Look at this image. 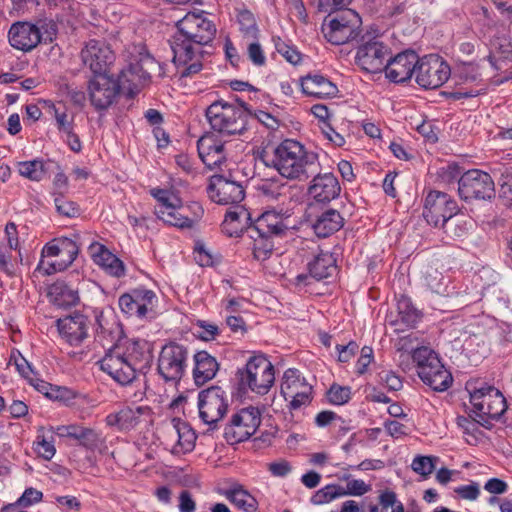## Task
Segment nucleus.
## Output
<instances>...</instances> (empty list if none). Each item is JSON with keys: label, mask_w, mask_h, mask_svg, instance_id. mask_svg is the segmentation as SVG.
<instances>
[{"label": "nucleus", "mask_w": 512, "mask_h": 512, "mask_svg": "<svg viewBox=\"0 0 512 512\" xmlns=\"http://www.w3.org/2000/svg\"><path fill=\"white\" fill-rule=\"evenodd\" d=\"M206 118L214 131L226 135L241 134L246 129L248 111L242 104L219 100L206 109Z\"/></svg>", "instance_id": "nucleus-6"}, {"label": "nucleus", "mask_w": 512, "mask_h": 512, "mask_svg": "<svg viewBox=\"0 0 512 512\" xmlns=\"http://www.w3.org/2000/svg\"><path fill=\"white\" fill-rule=\"evenodd\" d=\"M75 439L85 446H92L96 443L98 435L93 429L80 426Z\"/></svg>", "instance_id": "nucleus-61"}, {"label": "nucleus", "mask_w": 512, "mask_h": 512, "mask_svg": "<svg viewBox=\"0 0 512 512\" xmlns=\"http://www.w3.org/2000/svg\"><path fill=\"white\" fill-rule=\"evenodd\" d=\"M344 225V218L339 211L328 209L321 213L312 225L318 237L326 238L337 232Z\"/></svg>", "instance_id": "nucleus-34"}, {"label": "nucleus", "mask_w": 512, "mask_h": 512, "mask_svg": "<svg viewBox=\"0 0 512 512\" xmlns=\"http://www.w3.org/2000/svg\"><path fill=\"white\" fill-rule=\"evenodd\" d=\"M417 63L418 55L414 51H404L387 59L383 71L390 81L403 83L415 74Z\"/></svg>", "instance_id": "nucleus-22"}, {"label": "nucleus", "mask_w": 512, "mask_h": 512, "mask_svg": "<svg viewBox=\"0 0 512 512\" xmlns=\"http://www.w3.org/2000/svg\"><path fill=\"white\" fill-rule=\"evenodd\" d=\"M39 34L42 36V42L51 43L57 35V25L52 20H39L36 24Z\"/></svg>", "instance_id": "nucleus-52"}, {"label": "nucleus", "mask_w": 512, "mask_h": 512, "mask_svg": "<svg viewBox=\"0 0 512 512\" xmlns=\"http://www.w3.org/2000/svg\"><path fill=\"white\" fill-rule=\"evenodd\" d=\"M237 22L243 37L254 40L258 35V27L253 14L248 10H240L237 14Z\"/></svg>", "instance_id": "nucleus-42"}, {"label": "nucleus", "mask_w": 512, "mask_h": 512, "mask_svg": "<svg viewBox=\"0 0 512 512\" xmlns=\"http://www.w3.org/2000/svg\"><path fill=\"white\" fill-rule=\"evenodd\" d=\"M247 54L250 61L256 66H262L266 62L264 51L258 42L248 44Z\"/></svg>", "instance_id": "nucleus-57"}, {"label": "nucleus", "mask_w": 512, "mask_h": 512, "mask_svg": "<svg viewBox=\"0 0 512 512\" xmlns=\"http://www.w3.org/2000/svg\"><path fill=\"white\" fill-rule=\"evenodd\" d=\"M458 211L456 201L445 192L432 190L425 197L423 217L435 227H440L447 220L456 216Z\"/></svg>", "instance_id": "nucleus-17"}, {"label": "nucleus", "mask_w": 512, "mask_h": 512, "mask_svg": "<svg viewBox=\"0 0 512 512\" xmlns=\"http://www.w3.org/2000/svg\"><path fill=\"white\" fill-rule=\"evenodd\" d=\"M79 247L76 242L70 238H61L56 243H48L42 249V257H62L60 261L45 262L40 260L37 271L44 275L63 271L69 267L76 259Z\"/></svg>", "instance_id": "nucleus-13"}, {"label": "nucleus", "mask_w": 512, "mask_h": 512, "mask_svg": "<svg viewBox=\"0 0 512 512\" xmlns=\"http://www.w3.org/2000/svg\"><path fill=\"white\" fill-rule=\"evenodd\" d=\"M438 460L434 456H417L412 461L411 467L414 472L427 477L435 468V461Z\"/></svg>", "instance_id": "nucleus-47"}, {"label": "nucleus", "mask_w": 512, "mask_h": 512, "mask_svg": "<svg viewBox=\"0 0 512 512\" xmlns=\"http://www.w3.org/2000/svg\"><path fill=\"white\" fill-rule=\"evenodd\" d=\"M43 493L34 488H27L22 496L17 500V504L20 506H30L34 503H38L42 500Z\"/></svg>", "instance_id": "nucleus-59"}, {"label": "nucleus", "mask_w": 512, "mask_h": 512, "mask_svg": "<svg viewBox=\"0 0 512 512\" xmlns=\"http://www.w3.org/2000/svg\"><path fill=\"white\" fill-rule=\"evenodd\" d=\"M455 493H457L462 499L474 501L480 495V488L477 482H472L469 485L459 486L455 489Z\"/></svg>", "instance_id": "nucleus-58"}, {"label": "nucleus", "mask_w": 512, "mask_h": 512, "mask_svg": "<svg viewBox=\"0 0 512 512\" xmlns=\"http://www.w3.org/2000/svg\"><path fill=\"white\" fill-rule=\"evenodd\" d=\"M389 55L390 49L387 45L377 39H372L359 46L356 62L363 70L378 73L383 71Z\"/></svg>", "instance_id": "nucleus-20"}, {"label": "nucleus", "mask_w": 512, "mask_h": 512, "mask_svg": "<svg viewBox=\"0 0 512 512\" xmlns=\"http://www.w3.org/2000/svg\"><path fill=\"white\" fill-rule=\"evenodd\" d=\"M175 433L177 442L173 448L174 452L186 453L192 451L196 441L194 431L186 423H180L175 426Z\"/></svg>", "instance_id": "nucleus-38"}, {"label": "nucleus", "mask_w": 512, "mask_h": 512, "mask_svg": "<svg viewBox=\"0 0 512 512\" xmlns=\"http://www.w3.org/2000/svg\"><path fill=\"white\" fill-rule=\"evenodd\" d=\"M274 44L277 52L281 54L288 62L297 64L301 60L300 53L281 38H274Z\"/></svg>", "instance_id": "nucleus-49"}, {"label": "nucleus", "mask_w": 512, "mask_h": 512, "mask_svg": "<svg viewBox=\"0 0 512 512\" xmlns=\"http://www.w3.org/2000/svg\"><path fill=\"white\" fill-rule=\"evenodd\" d=\"M301 90L305 95L315 98H332L338 93L337 86L319 74L303 77L301 79Z\"/></svg>", "instance_id": "nucleus-32"}, {"label": "nucleus", "mask_w": 512, "mask_h": 512, "mask_svg": "<svg viewBox=\"0 0 512 512\" xmlns=\"http://www.w3.org/2000/svg\"><path fill=\"white\" fill-rule=\"evenodd\" d=\"M371 490L370 485L366 484L363 480L353 479L349 481L344 488L345 496H362Z\"/></svg>", "instance_id": "nucleus-54"}, {"label": "nucleus", "mask_w": 512, "mask_h": 512, "mask_svg": "<svg viewBox=\"0 0 512 512\" xmlns=\"http://www.w3.org/2000/svg\"><path fill=\"white\" fill-rule=\"evenodd\" d=\"M51 109L59 132L70 133V130H73V117L67 114L64 107L52 105Z\"/></svg>", "instance_id": "nucleus-46"}, {"label": "nucleus", "mask_w": 512, "mask_h": 512, "mask_svg": "<svg viewBox=\"0 0 512 512\" xmlns=\"http://www.w3.org/2000/svg\"><path fill=\"white\" fill-rule=\"evenodd\" d=\"M470 402L478 422L485 427L490 424L489 420L499 419L507 408L502 393L492 386L475 389L470 393Z\"/></svg>", "instance_id": "nucleus-9"}, {"label": "nucleus", "mask_w": 512, "mask_h": 512, "mask_svg": "<svg viewBox=\"0 0 512 512\" xmlns=\"http://www.w3.org/2000/svg\"><path fill=\"white\" fill-rule=\"evenodd\" d=\"M12 359L20 375L26 378L28 381H33L34 372L28 361L21 355L13 356Z\"/></svg>", "instance_id": "nucleus-60"}, {"label": "nucleus", "mask_w": 512, "mask_h": 512, "mask_svg": "<svg viewBox=\"0 0 512 512\" xmlns=\"http://www.w3.org/2000/svg\"><path fill=\"white\" fill-rule=\"evenodd\" d=\"M249 220L250 214L248 211L238 206L226 213L222 229L230 237L239 236Z\"/></svg>", "instance_id": "nucleus-36"}, {"label": "nucleus", "mask_w": 512, "mask_h": 512, "mask_svg": "<svg viewBox=\"0 0 512 512\" xmlns=\"http://www.w3.org/2000/svg\"><path fill=\"white\" fill-rule=\"evenodd\" d=\"M312 386L307 388V390H302L300 392L294 393L291 396H287V400H289V408L291 410H298L303 406H307L310 404L312 400Z\"/></svg>", "instance_id": "nucleus-50"}, {"label": "nucleus", "mask_w": 512, "mask_h": 512, "mask_svg": "<svg viewBox=\"0 0 512 512\" xmlns=\"http://www.w3.org/2000/svg\"><path fill=\"white\" fill-rule=\"evenodd\" d=\"M361 24V17L357 12L345 9L329 15V19L322 24V32L331 44L342 45L358 37Z\"/></svg>", "instance_id": "nucleus-8"}, {"label": "nucleus", "mask_w": 512, "mask_h": 512, "mask_svg": "<svg viewBox=\"0 0 512 512\" xmlns=\"http://www.w3.org/2000/svg\"><path fill=\"white\" fill-rule=\"evenodd\" d=\"M39 33L36 25L31 22H16L8 31V41L16 50L24 53L31 52L42 42V36Z\"/></svg>", "instance_id": "nucleus-21"}, {"label": "nucleus", "mask_w": 512, "mask_h": 512, "mask_svg": "<svg viewBox=\"0 0 512 512\" xmlns=\"http://www.w3.org/2000/svg\"><path fill=\"white\" fill-rule=\"evenodd\" d=\"M17 170L22 177L36 182L41 181L46 174L44 162L40 159L18 162Z\"/></svg>", "instance_id": "nucleus-39"}, {"label": "nucleus", "mask_w": 512, "mask_h": 512, "mask_svg": "<svg viewBox=\"0 0 512 512\" xmlns=\"http://www.w3.org/2000/svg\"><path fill=\"white\" fill-rule=\"evenodd\" d=\"M311 385L301 376L297 369H287L282 377L280 393L287 400V396L302 390H307Z\"/></svg>", "instance_id": "nucleus-37"}, {"label": "nucleus", "mask_w": 512, "mask_h": 512, "mask_svg": "<svg viewBox=\"0 0 512 512\" xmlns=\"http://www.w3.org/2000/svg\"><path fill=\"white\" fill-rule=\"evenodd\" d=\"M259 159L289 180L305 181L321 170L318 154L292 139L282 141L271 152L263 151Z\"/></svg>", "instance_id": "nucleus-3"}, {"label": "nucleus", "mask_w": 512, "mask_h": 512, "mask_svg": "<svg viewBox=\"0 0 512 512\" xmlns=\"http://www.w3.org/2000/svg\"><path fill=\"white\" fill-rule=\"evenodd\" d=\"M198 153L209 169L220 167L226 160L224 145L213 136H204L198 140Z\"/></svg>", "instance_id": "nucleus-31"}, {"label": "nucleus", "mask_w": 512, "mask_h": 512, "mask_svg": "<svg viewBox=\"0 0 512 512\" xmlns=\"http://www.w3.org/2000/svg\"><path fill=\"white\" fill-rule=\"evenodd\" d=\"M57 329L68 344L78 346L88 336V319L82 314L69 315L57 320Z\"/></svg>", "instance_id": "nucleus-24"}, {"label": "nucleus", "mask_w": 512, "mask_h": 512, "mask_svg": "<svg viewBox=\"0 0 512 512\" xmlns=\"http://www.w3.org/2000/svg\"><path fill=\"white\" fill-rule=\"evenodd\" d=\"M81 59L94 75L106 74L115 59L114 52L103 40L91 39L81 50Z\"/></svg>", "instance_id": "nucleus-19"}, {"label": "nucleus", "mask_w": 512, "mask_h": 512, "mask_svg": "<svg viewBox=\"0 0 512 512\" xmlns=\"http://www.w3.org/2000/svg\"><path fill=\"white\" fill-rule=\"evenodd\" d=\"M55 207L59 214L74 217L78 213V208L74 202L64 198L62 194L55 196Z\"/></svg>", "instance_id": "nucleus-53"}, {"label": "nucleus", "mask_w": 512, "mask_h": 512, "mask_svg": "<svg viewBox=\"0 0 512 512\" xmlns=\"http://www.w3.org/2000/svg\"><path fill=\"white\" fill-rule=\"evenodd\" d=\"M381 381L392 391H399L402 386V380L392 371L383 372Z\"/></svg>", "instance_id": "nucleus-63"}, {"label": "nucleus", "mask_w": 512, "mask_h": 512, "mask_svg": "<svg viewBox=\"0 0 512 512\" xmlns=\"http://www.w3.org/2000/svg\"><path fill=\"white\" fill-rule=\"evenodd\" d=\"M44 430L45 429L42 426L38 428L37 438L34 442L33 449L39 457L45 460H51L56 453V448L54 446L53 438L51 440L46 439Z\"/></svg>", "instance_id": "nucleus-43"}, {"label": "nucleus", "mask_w": 512, "mask_h": 512, "mask_svg": "<svg viewBox=\"0 0 512 512\" xmlns=\"http://www.w3.org/2000/svg\"><path fill=\"white\" fill-rule=\"evenodd\" d=\"M150 194L156 199L155 215L165 224L177 228H192L203 215V208L196 202L184 206L181 197L173 189L152 188Z\"/></svg>", "instance_id": "nucleus-5"}, {"label": "nucleus", "mask_w": 512, "mask_h": 512, "mask_svg": "<svg viewBox=\"0 0 512 512\" xmlns=\"http://www.w3.org/2000/svg\"><path fill=\"white\" fill-rule=\"evenodd\" d=\"M449 65L438 55L430 54L418 57L415 70V80L425 89H436L442 86L450 77Z\"/></svg>", "instance_id": "nucleus-16"}, {"label": "nucleus", "mask_w": 512, "mask_h": 512, "mask_svg": "<svg viewBox=\"0 0 512 512\" xmlns=\"http://www.w3.org/2000/svg\"><path fill=\"white\" fill-rule=\"evenodd\" d=\"M261 423V413L255 407L242 408L234 413L224 429L227 443L234 445L249 439Z\"/></svg>", "instance_id": "nucleus-12"}, {"label": "nucleus", "mask_w": 512, "mask_h": 512, "mask_svg": "<svg viewBox=\"0 0 512 512\" xmlns=\"http://www.w3.org/2000/svg\"><path fill=\"white\" fill-rule=\"evenodd\" d=\"M308 269L309 275H297L295 278L296 286L309 285L311 279L319 281L333 276L336 271L335 259L329 252L320 253L308 264Z\"/></svg>", "instance_id": "nucleus-25"}, {"label": "nucleus", "mask_w": 512, "mask_h": 512, "mask_svg": "<svg viewBox=\"0 0 512 512\" xmlns=\"http://www.w3.org/2000/svg\"><path fill=\"white\" fill-rule=\"evenodd\" d=\"M48 296L59 307H70L79 301L78 291L63 281L53 283L49 287Z\"/></svg>", "instance_id": "nucleus-35"}, {"label": "nucleus", "mask_w": 512, "mask_h": 512, "mask_svg": "<svg viewBox=\"0 0 512 512\" xmlns=\"http://www.w3.org/2000/svg\"><path fill=\"white\" fill-rule=\"evenodd\" d=\"M218 493L242 512H256L259 508L256 497L237 481L230 482L227 487L219 489Z\"/></svg>", "instance_id": "nucleus-29"}, {"label": "nucleus", "mask_w": 512, "mask_h": 512, "mask_svg": "<svg viewBox=\"0 0 512 512\" xmlns=\"http://www.w3.org/2000/svg\"><path fill=\"white\" fill-rule=\"evenodd\" d=\"M227 392L220 386H211L198 394L199 417L206 425L214 428L228 411Z\"/></svg>", "instance_id": "nucleus-11"}, {"label": "nucleus", "mask_w": 512, "mask_h": 512, "mask_svg": "<svg viewBox=\"0 0 512 512\" xmlns=\"http://www.w3.org/2000/svg\"><path fill=\"white\" fill-rule=\"evenodd\" d=\"M426 285L434 292H439L443 285V275L437 269L428 268L424 275Z\"/></svg>", "instance_id": "nucleus-55"}, {"label": "nucleus", "mask_w": 512, "mask_h": 512, "mask_svg": "<svg viewBox=\"0 0 512 512\" xmlns=\"http://www.w3.org/2000/svg\"><path fill=\"white\" fill-rule=\"evenodd\" d=\"M194 255L196 262L202 267L212 266L214 263L213 256L203 245L196 246Z\"/></svg>", "instance_id": "nucleus-62"}, {"label": "nucleus", "mask_w": 512, "mask_h": 512, "mask_svg": "<svg viewBox=\"0 0 512 512\" xmlns=\"http://www.w3.org/2000/svg\"><path fill=\"white\" fill-rule=\"evenodd\" d=\"M412 359L416 363L418 376L431 389L442 392L450 387L452 375L432 349L419 347L413 351Z\"/></svg>", "instance_id": "nucleus-7"}, {"label": "nucleus", "mask_w": 512, "mask_h": 512, "mask_svg": "<svg viewBox=\"0 0 512 512\" xmlns=\"http://www.w3.org/2000/svg\"><path fill=\"white\" fill-rule=\"evenodd\" d=\"M469 223L464 219L463 216H456L447 220L440 227L444 229V232L452 238H460L466 235L469 230Z\"/></svg>", "instance_id": "nucleus-45"}, {"label": "nucleus", "mask_w": 512, "mask_h": 512, "mask_svg": "<svg viewBox=\"0 0 512 512\" xmlns=\"http://www.w3.org/2000/svg\"><path fill=\"white\" fill-rule=\"evenodd\" d=\"M177 32L172 38L173 62L183 67L182 76H190L202 69L199 60L201 48L211 43L216 35V26L204 11L189 12L176 23Z\"/></svg>", "instance_id": "nucleus-1"}, {"label": "nucleus", "mask_w": 512, "mask_h": 512, "mask_svg": "<svg viewBox=\"0 0 512 512\" xmlns=\"http://www.w3.org/2000/svg\"><path fill=\"white\" fill-rule=\"evenodd\" d=\"M250 237L254 240L253 255L258 261L269 259L274 250V242L271 236L250 233Z\"/></svg>", "instance_id": "nucleus-40"}, {"label": "nucleus", "mask_w": 512, "mask_h": 512, "mask_svg": "<svg viewBox=\"0 0 512 512\" xmlns=\"http://www.w3.org/2000/svg\"><path fill=\"white\" fill-rule=\"evenodd\" d=\"M179 511L180 512H194L196 503L192 499L189 491L183 490L179 495Z\"/></svg>", "instance_id": "nucleus-64"}, {"label": "nucleus", "mask_w": 512, "mask_h": 512, "mask_svg": "<svg viewBox=\"0 0 512 512\" xmlns=\"http://www.w3.org/2000/svg\"><path fill=\"white\" fill-rule=\"evenodd\" d=\"M379 504L370 506V512H387L388 508L395 504V492L391 490H385L379 495Z\"/></svg>", "instance_id": "nucleus-56"}, {"label": "nucleus", "mask_w": 512, "mask_h": 512, "mask_svg": "<svg viewBox=\"0 0 512 512\" xmlns=\"http://www.w3.org/2000/svg\"><path fill=\"white\" fill-rule=\"evenodd\" d=\"M146 343L141 340H122L109 348L99 361L102 371L121 385L135 380L140 364L146 360Z\"/></svg>", "instance_id": "nucleus-4"}, {"label": "nucleus", "mask_w": 512, "mask_h": 512, "mask_svg": "<svg viewBox=\"0 0 512 512\" xmlns=\"http://www.w3.org/2000/svg\"><path fill=\"white\" fill-rule=\"evenodd\" d=\"M239 375L241 384L259 395L267 394L275 381L274 366L262 355L250 357Z\"/></svg>", "instance_id": "nucleus-10"}, {"label": "nucleus", "mask_w": 512, "mask_h": 512, "mask_svg": "<svg viewBox=\"0 0 512 512\" xmlns=\"http://www.w3.org/2000/svg\"><path fill=\"white\" fill-rule=\"evenodd\" d=\"M344 496V487L336 484H329L318 490L315 495L312 496L311 502L315 505H321Z\"/></svg>", "instance_id": "nucleus-44"}, {"label": "nucleus", "mask_w": 512, "mask_h": 512, "mask_svg": "<svg viewBox=\"0 0 512 512\" xmlns=\"http://www.w3.org/2000/svg\"><path fill=\"white\" fill-rule=\"evenodd\" d=\"M330 403L335 405H343L351 398V389L347 386L333 385L327 393Z\"/></svg>", "instance_id": "nucleus-48"}, {"label": "nucleus", "mask_w": 512, "mask_h": 512, "mask_svg": "<svg viewBox=\"0 0 512 512\" xmlns=\"http://www.w3.org/2000/svg\"><path fill=\"white\" fill-rule=\"evenodd\" d=\"M138 56L123 69L115 80L107 74L94 75L89 82L88 91L91 104L97 110L107 109L115 100L120 90L132 92L151 77L158 63L142 46L134 47Z\"/></svg>", "instance_id": "nucleus-2"}, {"label": "nucleus", "mask_w": 512, "mask_h": 512, "mask_svg": "<svg viewBox=\"0 0 512 512\" xmlns=\"http://www.w3.org/2000/svg\"><path fill=\"white\" fill-rule=\"evenodd\" d=\"M312 176L308 195L314 201L325 204L339 196L341 187L334 174L328 172L321 174L319 171Z\"/></svg>", "instance_id": "nucleus-23"}, {"label": "nucleus", "mask_w": 512, "mask_h": 512, "mask_svg": "<svg viewBox=\"0 0 512 512\" xmlns=\"http://www.w3.org/2000/svg\"><path fill=\"white\" fill-rule=\"evenodd\" d=\"M195 325L199 329L197 331L199 338L204 341L214 340L220 332V329L216 324L205 320H198Z\"/></svg>", "instance_id": "nucleus-51"}, {"label": "nucleus", "mask_w": 512, "mask_h": 512, "mask_svg": "<svg viewBox=\"0 0 512 512\" xmlns=\"http://www.w3.org/2000/svg\"><path fill=\"white\" fill-rule=\"evenodd\" d=\"M88 252L93 261L107 274L120 278L125 275L123 262L111 253L104 245L94 242L88 247Z\"/></svg>", "instance_id": "nucleus-30"}, {"label": "nucleus", "mask_w": 512, "mask_h": 512, "mask_svg": "<svg viewBox=\"0 0 512 512\" xmlns=\"http://www.w3.org/2000/svg\"><path fill=\"white\" fill-rule=\"evenodd\" d=\"M194 362L193 378L197 386H202L212 380L219 370L216 358L206 351L197 352L194 355Z\"/></svg>", "instance_id": "nucleus-33"}, {"label": "nucleus", "mask_w": 512, "mask_h": 512, "mask_svg": "<svg viewBox=\"0 0 512 512\" xmlns=\"http://www.w3.org/2000/svg\"><path fill=\"white\" fill-rule=\"evenodd\" d=\"M458 193L464 201L487 200L495 195V184L488 173L471 169L459 178Z\"/></svg>", "instance_id": "nucleus-15"}, {"label": "nucleus", "mask_w": 512, "mask_h": 512, "mask_svg": "<svg viewBox=\"0 0 512 512\" xmlns=\"http://www.w3.org/2000/svg\"><path fill=\"white\" fill-rule=\"evenodd\" d=\"M148 406H126L116 413L106 416L105 422L110 427L120 431H127L135 428L145 416H149Z\"/></svg>", "instance_id": "nucleus-27"}, {"label": "nucleus", "mask_w": 512, "mask_h": 512, "mask_svg": "<svg viewBox=\"0 0 512 512\" xmlns=\"http://www.w3.org/2000/svg\"><path fill=\"white\" fill-rule=\"evenodd\" d=\"M189 352L176 342L162 347L158 358V372L165 381L178 382L185 374Z\"/></svg>", "instance_id": "nucleus-14"}, {"label": "nucleus", "mask_w": 512, "mask_h": 512, "mask_svg": "<svg viewBox=\"0 0 512 512\" xmlns=\"http://www.w3.org/2000/svg\"><path fill=\"white\" fill-rule=\"evenodd\" d=\"M208 193L212 201L222 205L238 204L245 196L242 185L224 178H218L212 182Z\"/></svg>", "instance_id": "nucleus-26"}, {"label": "nucleus", "mask_w": 512, "mask_h": 512, "mask_svg": "<svg viewBox=\"0 0 512 512\" xmlns=\"http://www.w3.org/2000/svg\"><path fill=\"white\" fill-rule=\"evenodd\" d=\"M157 303V296L152 290L145 288L134 289L119 297L118 305L120 310L130 316L145 318L154 311Z\"/></svg>", "instance_id": "nucleus-18"}, {"label": "nucleus", "mask_w": 512, "mask_h": 512, "mask_svg": "<svg viewBox=\"0 0 512 512\" xmlns=\"http://www.w3.org/2000/svg\"><path fill=\"white\" fill-rule=\"evenodd\" d=\"M286 218L275 210H268L262 213L249 227L250 233L266 236H283L288 231Z\"/></svg>", "instance_id": "nucleus-28"}, {"label": "nucleus", "mask_w": 512, "mask_h": 512, "mask_svg": "<svg viewBox=\"0 0 512 512\" xmlns=\"http://www.w3.org/2000/svg\"><path fill=\"white\" fill-rule=\"evenodd\" d=\"M397 311L399 321L407 326H414L419 318L418 310L412 305L411 300L406 296H401L397 301Z\"/></svg>", "instance_id": "nucleus-41"}]
</instances>
